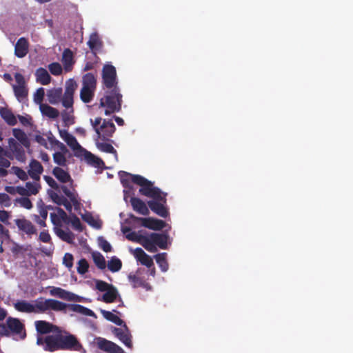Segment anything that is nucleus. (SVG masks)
<instances>
[{"instance_id":"1","label":"nucleus","mask_w":353,"mask_h":353,"mask_svg":"<svg viewBox=\"0 0 353 353\" xmlns=\"http://www.w3.org/2000/svg\"><path fill=\"white\" fill-rule=\"evenodd\" d=\"M37 332V345L46 352L70 350L85 352L77 338L67 332H63L57 325L46 321L34 322Z\"/></svg>"},{"instance_id":"2","label":"nucleus","mask_w":353,"mask_h":353,"mask_svg":"<svg viewBox=\"0 0 353 353\" xmlns=\"http://www.w3.org/2000/svg\"><path fill=\"white\" fill-rule=\"evenodd\" d=\"M139 192L141 195L152 199L148 201V205L152 212L163 218H166L169 215L166 207L167 193L162 192L159 188L154 187L153 183L148 188H140Z\"/></svg>"},{"instance_id":"3","label":"nucleus","mask_w":353,"mask_h":353,"mask_svg":"<svg viewBox=\"0 0 353 353\" xmlns=\"http://www.w3.org/2000/svg\"><path fill=\"white\" fill-rule=\"evenodd\" d=\"M77 88V83L74 80L70 79L66 81L65 92L62 99V105L66 110H63L61 113L63 121L66 126L74 123L73 96Z\"/></svg>"},{"instance_id":"4","label":"nucleus","mask_w":353,"mask_h":353,"mask_svg":"<svg viewBox=\"0 0 353 353\" xmlns=\"http://www.w3.org/2000/svg\"><path fill=\"white\" fill-rule=\"evenodd\" d=\"M122 102L123 95L119 88L106 89L104 97L100 100V105L105 108V114L110 115L121 110Z\"/></svg>"},{"instance_id":"5","label":"nucleus","mask_w":353,"mask_h":353,"mask_svg":"<svg viewBox=\"0 0 353 353\" xmlns=\"http://www.w3.org/2000/svg\"><path fill=\"white\" fill-rule=\"evenodd\" d=\"M18 336L20 339L26 336L25 325L19 319L8 317L5 323H1V336Z\"/></svg>"},{"instance_id":"6","label":"nucleus","mask_w":353,"mask_h":353,"mask_svg":"<svg viewBox=\"0 0 353 353\" xmlns=\"http://www.w3.org/2000/svg\"><path fill=\"white\" fill-rule=\"evenodd\" d=\"M101 117L95 118L94 121L90 119L92 125L97 133V137L103 141H109L115 132L116 128L112 121L103 120Z\"/></svg>"},{"instance_id":"7","label":"nucleus","mask_w":353,"mask_h":353,"mask_svg":"<svg viewBox=\"0 0 353 353\" xmlns=\"http://www.w3.org/2000/svg\"><path fill=\"white\" fill-rule=\"evenodd\" d=\"M33 313H44L48 310L54 311H63L67 308V304L55 299H46L45 301H36L33 304Z\"/></svg>"},{"instance_id":"8","label":"nucleus","mask_w":353,"mask_h":353,"mask_svg":"<svg viewBox=\"0 0 353 353\" xmlns=\"http://www.w3.org/2000/svg\"><path fill=\"white\" fill-rule=\"evenodd\" d=\"M119 175L124 188H129L131 182L139 185L140 188H148L152 183L141 175L132 174L125 171H120Z\"/></svg>"},{"instance_id":"9","label":"nucleus","mask_w":353,"mask_h":353,"mask_svg":"<svg viewBox=\"0 0 353 353\" xmlns=\"http://www.w3.org/2000/svg\"><path fill=\"white\" fill-rule=\"evenodd\" d=\"M102 83L105 90L119 88L116 68L112 65L105 64L103 67Z\"/></svg>"},{"instance_id":"10","label":"nucleus","mask_w":353,"mask_h":353,"mask_svg":"<svg viewBox=\"0 0 353 353\" xmlns=\"http://www.w3.org/2000/svg\"><path fill=\"white\" fill-rule=\"evenodd\" d=\"M129 218L134 222H141L143 227L153 230H161L166 225L164 221L152 217L141 218L130 214Z\"/></svg>"},{"instance_id":"11","label":"nucleus","mask_w":353,"mask_h":353,"mask_svg":"<svg viewBox=\"0 0 353 353\" xmlns=\"http://www.w3.org/2000/svg\"><path fill=\"white\" fill-rule=\"evenodd\" d=\"M8 152L10 154V157L12 156L17 161L22 163L26 161V156L23 146L14 138L8 139Z\"/></svg>"},{"instance_id":"12","label":"nucleus","mask_w":353,"mask_h":353,"mask_svg":"<svg viewBox=\"0 0 353 353\" xmlns=\"http://www.w3.org/2000/svg\"><path fill=\"white\" fill-rule=\"evenodd\" d=\"M95 341L97 347L107 353H125L117 344L104 338L97 337Z\"/></svg>"},{"instance_id":"13","label":"nucleus","mask_w":353,"mask_h":353,"mask_svg":"<svg viewBox=\"0 0 353 353\" xmlns=\"http://www.w3.org/2000/svg\"><path fill=\"white\" fill-rule=\"evenodd\" d=\"M61 138L67 143V145L75 152V155L78 156L79 151L82 152L84 149L78 143L77 139L70 134L66 130H59Z\"/></svg>"},{"instance_id":"14","label":"nucleus","mask_w":353,"mask_h":353,"mask_svg":"<svg viewBox=\"0 0 353 353\" xmlns=\"http://www.w3.org/2000/svg\"><path fill=\"white\" fill-rule=\"evenodd\" d=\"M30 43L25 37H20L14 45V55L18 58L25 57L29 52Z\"/></svg>"},{"instance_id":"15","label":"nucleus","mask_w":353,"mask_h":353,"mask_svg":"<svg viewBox=\"0 0 353 353\" xmlns=\"http://www.w3.org/2000/svg\"><path fill=\"white\" fill-rule=\"evenodd\" d=\"M125 330L121 328H114V334L115 336L128 347H132V336L125 324L123 325Z\"/></svg>"},{"instance_id":"16","label":"nucleus","mask_w":353,"mask_h":353,"mask_svg":"<svg viewBox=\"0 0 353 353\" xmlns=\"http://www.w3.org/2000/svg\"><path fill=\"white\" fill-rule=\"evenodd\" d=\"M130 204L134 211L139 214L148 216L150 214L149 207L143 201L137 197H131Z\"/></svg>"},{"instance_id":"17","label":"nucleus","mask_w":353,"mask_h":353,"mask_svg":"<svg viewBox=\"0 0 353 353\" xmlns=\"http://www.w3.org/2000/svg\"><path fill=\"white\" fill-rule=\"evenodd\" d=\"M28 173L34 181H39L40 174L43 172V168L40 162L35 159H32L29 164Z\"/></svg>"},{"instance_id":"18","label":"nucleus","mask_w":353,"mask_h":353,"mask_svg":"<svg viewBox=\"0 0 353 353\" xmlns=\"http://www.w3.org/2000/svg\"><path fill=\"white\" fill-rule=\"evenodd\" d=\"M134 256L137 260L142 265H145L148 268L154 265L152 259L141 248H137L134 250Z\"/></svg>"},{"instance_id":"19","label":"nucleus","mask_w":353,"mask_h":353,"mask_svg":"<svg viewBox=\"0 0 353 353\" xmlns=\"http://www.w3.org/2000/svg\"><path fill=\"white\" fill-rule=\"evenodd\" d=\"M16 224L18 228L30 236L34 234H37V229L34 225L27 219H16Z\"/></svg>"},{"instance_id":"20","label":"nucleus","mask_w":353,"mask_h":353,"mask_svg":"<svg viewBox=\"0 0 353 353\" xmlns=\"http://www.w3.org/2000/svg\"><path fill=\"white\" fill-rule=\"evenodd\" d=\"M88 45L94 56L99 59L97 56V51L102 48L103 42L101 41L97 33L94 32L90 35Z\"/></svg>"},{"instance_id":"21","label":"nucleus","mask_w":353,"mask_h":353,"mask_svg":"<svg viewBox=\"0 0 353 353\" xmlns=\"http://www.w3.org/2000/svg\"><path fill=\"white\" fill-rule=\"evenodd\" d=\"M59 192L62 191V192L70 200V201L72 203L73 206L76 210L79 208L80 207V202L78 199L77 194L74 192V190H71L69 189L66 185H60L59 190H57Z\"/></svg>"},{"instance_id":"22","label":"nucleus","mask_w":353,"mask_h":353,"mask_svg":"<svg viewBox=\"0 0 353 353\" xmlns=\"http://www.w3.org/2000/svg\"><path fill=\"white\" fill-rule=\"evenodd\" d=\"M83 151L85 152V154H84L85 160L89 165H90L94 168H97L102 169L104 168L105 163L101 159L94 155L90 152L86 151L85 150Z\"/></svg>"},{"instance_id":"23","label":"nucleus","mask_w":353,"mask_h":353,"mask_svg":"<svg viewBox=\"0 0 353 353\" xmlns=\"http://www.w3.org/2000/svg\"><path fill=\"white\" fill-rule=\"evenodd\" d=\"M152 241L161 249H167L168 235L167 234L151 233Z\"/></svg>"},{"instance_id":"24","label":"nucleus","mask_w":353,"mask_h":353,"mask_svg":"<svg viewBox=\"0 0 353 353\" xmlns=\"http://www.w3.org/2000/svg\"><path fill=\"white\" fill-rule=\"evenodd\" d=\"M52 174L56 179L62 183L68 182L72 183V179L70 174L60 167H55L52 170Z\"/></svg>"},{"instance_id":"25","label":"nucleus","mask_w":353,"mask_h":353,"mask_svg":"<svg viewBox=\"0 0 353 353\" xmlns=\"http://www.w3.org/2000/svg\"><path fill=\"white\" fill-rule=\"evenodd\" d=\"M63 94L61 88L51 89L48 91L47 97L51 104H57L62 102Z\"/></svg>"},{"instance_id":"26","label":"nucleus","mask_w":353,"mask_h":353,"mask_svg":"<svg viewBox=\"0 0 353 353\" xmlns=\"http://www.w3.org/2000/svg\"><path fill=\"white\" fill-rule=\"evenodd\" d=\"M12 134L15 138L14 139L19 141L23 147L26 148L30 147V140L23 130L19 128H14L12 129Z\"/></svg>"},{"instance_id":"27","label":"nucleus","mask_w":353,"mask_h":353,"mask_svg":"<svg viewBox=\"0 0 353 353\" xmlns=\"http://www.w3.org/2000/svg\"><path fill=\"white\" fill-rule=\"evenodd\" d=\"M128 279L134 288L140 287L145 288L146 290H150L151 288L148 283L136 274L130 273L128 275Z\"/></svg>"},{"instance_id":"28","label":"nucleus","mask_w":353,"mask_h":353,"mask_svg":"<svg viewBox=\"0 0 353 353\" xmlns=\"http://www.w3.org/2000/svg\"><path fill=\"white\" fill-rule=\"evenodd\" d=\"M35 76L37 81L43 85L49 84L51 81V77L48 72L43 68H39L36 70Z\"/></svg>"},{"instance_id":"29","label":"nucleus","mask_w":353,"mask_h":353,"mask_svg":"<svg viewBox=\"0 0 353 353\" xmlns=\"http://www.w3.org/2000/svg\"><path fill=\"white\" fill-rule=\"evenodd\" d=\"M1 119H3L8 125L13 126L17 124V120L16 116L11 110L1 107Z\"/></svg>"},{"instance_id":"30","label":"nucleus","mask_w":353,"mask_h":353,"mask_svg":"<svg viewBox=\"0 0 353 353\" xmlns=\"http://www.w3.org/2000/svg\"><path fill=\"white\" fill-rule=\"evenodd\" d=\"M72 311L88 316H96L95 313L90 309L79 304L67 305V307Z\"/></svg>"},{"instance_id":"31","label":"nucleus","mask_w":353,"mask_h":353,"mask_svg":"<svg viewBox=\"0 0 353 353\" xmlns=\"http://www.w3.org/2000/svg\"><path fill=\"white\" fill-rule=\"evenodd\" d=\"M119 296L117 289L114 286L110 287L102 296V300L107 303H113Z\"/></svg>"},{"instance_id":"32","label":"nucleus","mask_w":353,"mask_h":353,"mask_svg":"<svg viewBox=\"0 0 353 353\" xmlns=\"http://www.w3.org/2000/svg\"><path fill=\"white\" fill-rule=\"evenodd\" d=\"M50 294L52 296H58L61 299L72 301L74 300V294L69 292L61 288H54L50 290Z\"/></svg>"},{"instance_id":"33","label":"nucleus","mask_w":353,"mask_h":353,"mask_svg":"<svg viewBox=\"0 0 353 353\" xmlns=\"http://www.w3.org/2000/svg\"><path fill=\"white\" fill-rule=\"evenodd\" d=\"M14 308L20 312L25 313H33V311H34L33 304L24 300L18 301L15 303Z\"/></svg>"},{"instance_id":"34","label":"nucleus","mask_w":353,"mask_h":353,"mask_svg":"<svg viewBox=\"0 0 353 353\" xmlns=\"http://www.w3.org/2000/svg\"><path fill=\"white\" fill-rule=\"evenodd\" d=\"M95 88L82 87L80 92V98L85 103H90L94 96Z\"/></svg>"},{"instance_id":"35","label":"nucleus","mask_w":353,"mask_h":353,"mask_svg":"<svg viewBox=\"0 0 353 353\" xmlns=\"http://www.w3.org/2000/svg\"><path fill=\"white\" fill-rule=\"evenodd\" d=\"M40 110L43 115H46L51 119H55L59 116V111L48 104H41Z\"/></svg>"},{"instance_id":"36","label":"nucleus","mask_w":353,"mask_h":353,"mask_svg":"<svg viewBox=\"0 0 353 353\" xmlns=\"http://www.w3.org/2000/svg\"><path fill=\"white\" fill-rule=\"evenodd\" d=\"M82 83V87H87L96 89L97 79L95 76L91 72L86 73L83 76Z\"/></svg>"},{"instance_id":"37","label":"nucleus","mask_w":353,"mask_h":353,"mask_svg":"<svg viewBox=\"0 0 353 353\" xmlns=\"http://www.w3.org/2000/svg\"><path fill=\"white\" fill-rule=\"evenodd\" d=\"M103 316L109 321L114 323V324L121 326L125 324L124 321L121 319L117 314L113 312L106 310H101Z\"/></svg>"},{"instance_id":"38","label":"nucleus","mask_w":353,"mask_h":353,"mask_svg":"<svg viewBox=\"0 0 353 353\" xmlns=\"http://www.w3.org/2000/svg\"><path fill=\"white\" fill-rule=\"evenodd\" d=\"M166 257L167 254L165 252L159 253L154 256V259L162 272H166L169 268Z\"/></svg>"},{"instance_id":"39","label":"nucleus","mask_w":353,"mask_h":353,"mask_svg":"<svg viewBox=\"0 0 353 353\" xmlns=\"http://www.w3.org/2000/svg\"><path fill=\"white\" fill-rule=\"evenodd\" d=\"M122 267L121 261L116 256L112 257V259L108 263V268L112 272L119 271Z\"/></svg>"},{"instance_id":"40","label":"nucleus","mask_w":353,"mask_h":353,"mask_svg":"<svg viewBox=\"0 0 353 353\" xmlns=\"http://www.w3.org/2000/svg\"><path fill=\"white\" fill-rule=\"evenodd\" d=\"M92 256L96 266L99 269L103 270L105 268V260L100 252H93Z\"/></svg>"},{"instance_id":"41","label":"nucleus","mask_w":353,"mask_h":353,"mask_svg":"<svg viewBox=\"0 0 353 353\" xmlns=\"http://www.w3.org/2000/svg\"><path fill=\"white\" fill-rule=\"evenodd\" d=\"M14 94L19 101H21L28 96V90L26 85H13Z\"/></svg>"},{"instance_id":"42","label":"nucleus","mask_w":353,"mask_h":353,"mask_svg":"<svg viewBox=\"0 0 353 353\" xmlns=\"http://www.w3.org/2000/svg\"><path fill=\"white\" fill-rule=\"evenodd\" d=\"M57 235L63 241L67 243H71L73 240V234L70 231H65L61 228H56Z\"/></svg>"},{"instance_id":"43","label":"nucleus","mask_w":353,"mask_h":353,"mask_svg":"<svg viewBox=\"0 0 353 353\" xmlns=\"http://www.w3.org/2000/svg\"><path fill=\"white\" fill-rule=\"evenodd\" d=\"M141 245L150 252H156L157 251V245L152 241L150 236H145Z\"/></svg>"},{"instance_id":"44","label":"nucleus","mask_w":353,"mask_h":353,"mask_svg":"<svg viewBox=\"0 0 353 353\" xmlns=\"http://www.w3.org/2000/svg\"><path fill=\"white\" fill-rule=\"evenodd\" d=\"M65 154L63 152H56L53 154V160L55 163L59 166H65L67 159L65 157Z\"/></svg>"},{"instance_id":"45","label":"nucleus","mask_w":353,"mask_h":353,"mask_svg":"<svg viewBox=\"0 0 353 353\" xmlns=\"http://www.w3.org/2000/svg\"><path fill=\"white\" fill-rule=\"evenodd\" d=\"M97 146L98 149L102 152H104L106 153L114 154L115 155H117V150L110 143L97 142Z\"/></svg>"},{"instance_id":"46","label":"nucleus","mask_w":353,"mask_h":353,"mask_svg":"<svg viewBox=\"0 0 353 353\" xmlns=\"http://www.w3.org/2000/svg\"><path fill=\"white\" fill-rule=\"evenodd\" d=\"M27 190H28V195H35L39 192L41 185L37 182H27L26 183Z\"/></svg>"},{"instance_id":"47","label":"nucleus","mask_w":353,"mask_h":353,"mask_svg":"<svg viewBox=\"0 0 353 353\" xmlns=\"http://www.w3.org/2000/svg\"><path fill=\"white\" fill-rule=\"evenodd\" d=\"M77 272L79 274H84L88 271L89 264L85 259H81L77 263Z\"/></svg>"},{"instance_id":"48","label":"nucleus","mask_w":353,"mask_h":353,"mask_svg":"<svg viewBox=\"0 0 353 353\" xmlns=\"http://www.w3.org/2000/svg\"><path fill=\"white\" fill-rule=\"evenodd\" d=\"M145 235L141 234L139 232H131L129 234L126 235V238L132 241L137 242L139 244H141L145 238Z\"/></svg>"},{"instance_id":"49","label":"nucleus","mask_w":353,"mask_h":353,"mask_svg":"<svg viewBox=\"0 0 353 353\" xmlns=\"http://www.w3.org/2000/svg\"><path fill=\"white\" fill-rule=\"evenodd\" d=\"M48 69L50 73L54 76H58L62 73V67L60 63L57 62H53L48 65Z\"/></svg>"},{"instance_id":"50","label":"nucleus","mask_w":353,"mask_h":353,"mask_svg":"<svg viewBox=\"0 0 353 353\" xmlns=\"http://www.w3.org/2000/svg\"><path fill=\"white\" fill-rule=\"evenodd\" d=\"M45 95V91L44 88H39L37 90L35 93L34 94V101L35 103L39 104L41 105V104H43L42 102L43 101Z\"/></svg>"},{"instance_id":"51","label":"nucleus","mask_w":353,"mask_h":353,"mask_svg":"<svg viewBox=\"0 0 353 353\" xmlns=\"http://www.w3.org/2000/svg\"><path fill=\"white\" fill-rule=\"evenodd\" d=\"M48 141L51 145L57 146L61 152L64 153L68 152V149L66 146L53 136L48 137Z\"/></svg>"},{"instance_id":"52","label":"nucleus","mask_w":353,"mask_h":353,"mask_svg":"<svg viewBox=\"0 0 353 353\" xmlns=\"http://www.w3.org/2000/svg\"><path fill=\"white\" fill-rule=\"evenodd\" d=\"M12 170L13 173L21 180L26 181L28 179V174L23 169L17 166H13Z\"/></svg>"},{"instance_id":"53","label":"nucleus","mask_w":353,"mask_h":353,"mask_svg":"<svg viewBox=\"0 0 353 353\" xmlns=\"http://www.w3.org/2000/svg\"><path fill=\"white\" fill-rule=\"evenodd\" d=\"M99 247L105 252H111L112 246L110 243L103 237H99Z\"/></svg>"},{"instance_id":"54","label":"nucleus","mask_w":353,"mask_h":353,"mask_svg":"<svg viewBox=\"0 0 353 353\" xmlns=\"http://www.w3.org/2000/svg\"><path fill=\"white\" fill-rule=\"evenodd\" d=\"M112 285L106 283L101 280L96 281V288L100 292H106Z\"/></svg>"},{"instance_id":"55","label":"nucleus","mask_w":353,"mask_h":353,"mask_svg":"<svg viewBox=\"0 0 353 353\" xmlns=\"http://www.w3.org/2000/svg\"><path fill=\"white\" fill-rule=\"evenodd\" d=\"M48 193L52 201L58 205H60L63 198H64L63 196H60L58 192L53 190H48Z\"/></svg>"},{"instance_id":"56","label":"nucleus","mask_w":353,"mask_h":353,"mask_svg":"<svg viewBox=\"0 0 353 353\" xmlns=\"http://www.w3.org/2000/svg\"><path fill=\"white\" fill-rule=\"evenodd\" d=\"M72 52L70 49H65L63 53V61L65 65L71 64L72 61Z\"/></svg>"},{"instance_id":"57","label":"nucleus","mask_w":353,"mask_h":353,"mask_svg":"<svg viewBox=\"0 0 353 353\" xmlns=\"http://www.w3.org/2000/svg\"><path fill=\"white\" fill-rule=\"evenodd\" d=\"M55 209L60 219V222L63 221L64 223H68L70 220L67 213L59 207H57Z\"/></svg>"},{"instance_id":"58","label":"nucleus","mask_w":353,"mask_h":353,"mask_svg":"<svg viewBox=\"0 0 353 353\" xmlns=\"http://www.w3.org/2000/svg\"><path fill=\"white\" fill-rule=\"evenodd\" d=\"M44 179L48 185L54 190H59L60 185L50 176H44Z\"/></svg>"},{"instance_id":"59","label":"nucleus","mask_w":353,"mask_h":353,"mask_svg":"<svg viewBox=\"0 0 353 353\" xmlns=\"http://www.w3.org/2000/svg\"><path fill=\"white\" fill-rule=\"evenodd\" d=\"M18 201H19V204L21 205V206H22L26 209L29 210L32 208V203L31 201L30 200V199H28L26 196L21 197V198L19 199Z\"/></svg>"},{"instance_id":"60","label":"nucleus","mask_w":353,"mask_h":353,"mask_svg":"<svg viewBox=\"0 0 353 353\" xmlns=\"http://www.w3.org/2000/svg\"><path fill=\"white\" fill-rule=\"evenodd\" d=\"M63 264L68 268H71L73 265V256L72 254H65L63 259Z\"/></svg>"},{"instance_id":"61","label":"nucleus","mask_w":353,"mask_h":353,"mask_svg":"<svg viewBox=\"0 0 353 353\" xmlns=\"http://www.w3.org/2000/svg\"><path fill=\"white\" fill-rule=\"evenodd\" d=\"M83 219L85 221H86L89 225L99 228L100 226L97 224V221L94 219V218L92 216V214H85L83 216Z\"/></svg>"},{"instance_id":"62","label":"nucleus","mask_w":353,"mask_h":353,"mask_svg":"<svg viewBox=\"0 0 353 353\" xmlns=\"http://www.w3.org/2000/svg\"><path fill=\"white\" fill-rule=\"evenodd\" d=\"M71 223L75 229L79 230L80 231L82 230V226L80 219L75 214H73L72 216Z\"/></svg>"},{"instance_id":"63","label":"nucleus","mask_w":353,"mask_h":353,"mask_svg":"<svg viewBox=\"0 0 353 353\" xmlns=\"http://www.w3.org/2000/svg\"><path fill=\"white\" fill-rule=\"evenodd\" d=\"M39 240L43 243H49L51 240V236L48 231L43 230L39 234Z\"/></svg>"},{"instance_id":"64","label":"nucleus","mask_w":353,"mask_h":353,"mask_svg":"<svg viewBox=\"0 0 353 353\" xmlns=\"http://www.w3.org/2000/svg\"><path fill=\"white\" fill-rule=\"evenodd\" d=\"M59 205H63L67 211L70 212L72 210V203L70 201V200H68L65 197L63 198V200L60 203Z\"/></svg>"}]
</instances>
